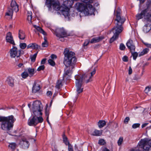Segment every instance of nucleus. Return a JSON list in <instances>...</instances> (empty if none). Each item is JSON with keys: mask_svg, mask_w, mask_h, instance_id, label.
Returning <instances> with one entry per match:
<instances>
[{"mask_svg": "<svg viewBox=\"0 0 151 151\" xmlns=\"http://www.w3.org/2000/svg\"><path fill=\"white\" fill-rule=\"evenodd\" d=\"M45 115L47 116V119H48L49 115V112L48 111H47V109L45 110Z\"/></svg>", "mask_w": 151, "mask_h": 151, "instance_id": "54", "label": "nucleus"}, {"mask_svg": "<svg viewBox=\"0 0 151 151\" xmlns=\"http://www.w3.org/2000/svg\"><path fill=\"white\" fill-rule=\"evenodd\" d=\"M125 46L123 43H121L119 46V49L122 50H124L125 48Z\"/></svg>", "mask_w": 151, "mask_h": 151, "instance_id": "38", "label": "nucleus"}, {"mask_svg": "<svg viewBox=\"0 0 151 151\" xmlns=\"http://www.w3.org/2000/svg\"><path fill=\"white\" fill-rule=\"evenodd\" d=\"M43 121L42 117H36L33 116V117L29 119L28 121V124L30 126H36L38 123H41Z\"/></svg>", "mask_w": 151, "mask_h": 151, "instance_id": "10", "label": "nucleus"}, {"mask_svg": "<svg viewBox=\"0 0 151 151\" xmlns=\"http://www.w3.org/2000/svg\"><path fill=\"white\" fill-rule=\"evenodd\" d=\"M6 40L7 42H9L13 45H15L14 41L13 40V37L12 33L9 32L6 34Z\"/></svg>", "mask_w": 151, "mask_h": 151, "instance_id": "14", "label": "nucleus"}, {"mask_svg": "<svg viewBox=\"0 0 151 151\" xmlns=\"http://www.w3.org/2000/svg\"><path fill=\"white\" fill-rule=\"evenodd\" d=\"M106 124V122L104 120H100L98 123V125L100 128H102L104 127Z\"/></svg>", "mask_w": 151, "mask_h": 151, "instance_id": "29", "label": "nucleus"}, {"mask_svg": "<svg viewBox=\"0 0 151 151\" xmlns=\"http://www.w3.org/2000/svg\"><path fill=\"white\" fill-rule=\"evenodd\" d=\"M40 32L42 33L44 35H46V33L42 29H41L40 31Z\"/></svg>", "mask_w": 151, "mask_h": 151, "instance_id": "51", "label": "nucleus"}, {"mask_svg": "<svg viewBox=\"0 0 151 151\" xmlns=\"http://www.w3.org/2000/svg\"><path fill=\"white\" fill-rule=\"evenodd\" d=\"M17 147V145L14 142L9 143L8 145L9 148L12 150H15Z\"/></svg>", "mask_w": 151, "mask_h": 151, "instance_id": "25", "label": "nucleus"}, {"mask_svg": "<svg viewBox=\"0 0 151 151\" xmlns=\"http://www.w3.org/2000/svg\"><path fill=\"white\" fill-rule=\"evenodd\" d=\"M137 19L139 20L144 17L148 21H151V1L148 0L146 3L145 9L140 14L136 16Z\"/></svg>", "mask_w": 151, "mask_h": 151, "instance_id": "5", "label": "nucleus"}, {"mask_svg": "<svg viewBox=\"0 0 151 151\" xmlns=\"http://www.w3.org/2000/svg\"><path fill=\"white\" fill-rule=\"evenodd\" d=\"M63 142L65 144L68 146V150H69V148L70 147L73 148L72 146L69 143V142L68 141L67 137L64 134L63 135Z\"/></svg>", "mask_w": 151, "mask_h": 151, "instance_id": "18", "label": "nucleus"}, {"mask_svg": "<svg viewBox=\"0 0 151 151\" xmlns=\"http://www.w3.org/2000/svg\"><path fill=\"white\" fill-rule=\"evenodd\" d=\"M50 57L52 59H56L57 58L56 56L54 54L52 55Z\"/></svg>", "mask_w": 151, "mask_h": 151, "instance_id": "52", "label": "nucleus"}, {"mask_svg": "<svg viewBox=\"0 0 151 151\" xmlns=\"http://www.w3.org/2000/svg\"><path fill=\"white\" fill-rule=\"evenodd\" d=\"M144 44L147 47L150 48H151V44H150L147 43H144Z\"/></svg>", "mask_w": 151, "mask_h": 151, "instance_id": "48", "label": "nucleus"}, {"mask_svg": "<svg viewBox=\"0 0 151 151\" xmlns=\"http://www.w3.org/2000/svg\"><path fill=\"white\" fill-rule=\"evenodd\" d=\"M20 145L21 146L22 148L24 149L28 148L29 145V143L28 139L23 138L22 139L21 141Z\"/></svg>", "mask_w": 151, "mask_h": 151, "instance_id": "13", "label": "nucleus"}, {"mask_svg": "<svg viewBox=\"0 0 151 151\" xmlns=\"http://www.w3.org/2000/svg\"><path fill=\"white\" fill-rule=\"evenodd\" d=\"M63 5L65 8H69L72 5V4L71 3V1L70 0H68L64 1Z\"/></svg>", "mask_w": 151, "mask_h": 151, "instance_id": "23", "label": "nucleus"}, {"mask_svg": "<svg viewBox=\"0 0 151 151\" xmlns=\"http://www.w3.org/2000/svg\"><path fill=\"white\" fill-rule=\"evenodd\" d=\"M140 124L139 123H136L134 124L132 126V127L134 129H135L137 127H139Z\"/></svg>", "mask_w": 151, "mask_h": 151, "instance_id": "43", "label": "nucleus"}, {"mask_svg": "<svg viewBox=\"0 0 151 151\" xmlns=\"http://www.w3.org/2000/svg\"><path fill=\"white\" fill-rule=\"evenodd\" d=\"M40 46L36 43H32L28 45L27 46V48H32L35 50H38L40 48Z\"/></svg>", "mask_w": 151, "mask_h": 151, "instance_id": "17", "label": "nucleus"}, {"mask_svg": "<svg viewBox=\"0 0 151 151\" xmlns=\"http://www.w3.org/2000/svg\"><path fill=\"white\" fill-rule=\"evenodd\" d=\"M32 108L33 111V116L35 117H42V111L43 108L41 102L39 101L34 102L32 104Z\"/></svg>", "mask_w": 151, "mask_h": 151, "instance_id": "6", "label": "nucleus"}, {"mask_svg": "<svg viewBox=\"0 0 151 151\" xmlns=\"http://www.w3.org/2000/svg\"><path fill=\"white\" fill-rule=\"evenodd\" d=\"M105 143V141L103 139H101L99 141V144L101 145H103Z\"/></svg>", "mask_w": 151, "mask_h": 151, "instance_id": "41", "label": "nucleus"}, {"mask_svg": "<svg viewBox=\"0 0 151 151\" xmlns=\"http://www.w3.org/2000/svg\"><path fill=\"white\" fill-rule=\"evenodd\" d=\"M64 55L63 63L66 68L63 76V79L69 80L72 73V69L74 68L77 60L75 56V53L70 51L68 49L65 48L63 52Z\"/></svg>", "mask_w": 151, "mask_h": 151, "instance_id": "1", "label": "nucleus"}, {"mask_svg": "<svg viewBox=\"0 0 151 151\" xmlns=\"http://www.w3.org/2000/svg\"><path fill=\"white\" fill-rule=\"evenodd\" d=\"M83 3H87L88 1L91 3H93L94 0H81Z\"/></svg>", "mask_w": 151, "mask_h": 151, "instance_id": "45", "label": "nucleus"}, {"mask_svg": "<svg viewBox=\"0 0 151 151\" xmlns=\"http://www.w3.org/2000/svg\"><path fill=\"white\" fill-rule=\"evenodd\" d=\"M46 60V58H44L42 59L41 61V64H44L45 63Z\"/></svg>", "mask_w": 151, "mask_h": 151, "instance_id": "53", "label": "nucleus"}, {"mask_svg": "<svg viewBox=\"0 0 151 151\" xmlns=\"http://www.w3.org/2000/svg\"><path fill=\"white\" fill-rule=\"evenodd\" d=\"M102 133V130H98L96 129H95L92 133L91 134L93 136H99L101 135Z\"/></svg>", "mask_w": 151, "mask_h": 151, "instance_id": "22", "label": "nucleus"}, {"mask_svg": "<svg viewBox=\"0 0 151 151\" xmlns=\"http://www.w3.org/2000/svg\"><path fill=\"white\" fill-rule=\"evenodd\" d=\"M134 51L131 52L132 55L133 56V58L134 60H135L138 55V54Z\"/></svg>", "mask_w": 151, "mask_h": 151, "instance_id": "33", "label": "nucleus"}, {"mask_svg": "<svg viewBox=\"0 0 151 151\" xmlns=\"http://www.w3.org/2000/svg\"><path fill=\"white\" fill-rule=\"evenodd\" d=\"M35 69L32 68H29L28 69V71L29 74V76H32L35 73Z\"/></svg>", "mask_w": 151, "mask_h": 151, "instance_id": "28", "label": "nucleus"}, {"mask_svg": "<svg viewBox=\"0 0 151 151\" xmlns=\"http://www.w3.org/2000/svg\"><path fill=\"white\" fill-rule=\"evenodd\" d=\"M120 10L118 9L116 11L115 14L116 19H114L115 25L112 29L114 35L110 39L109 42L111 43L118 37L119 35L123 29L122 25L126 20L124 17L121 15Z\"/></svg>", "mask_w": 151, "mask_h": 151, "instance_id": "2", "label": "nucleus"}, {"mask_svg": "<svg viewBox=\"0 0 151 151\" xmlns=\"http://www.w3.org/2000/svg\"><path fill=\"white\" fill-rule=\"evenodd\" d=\"M23 65V64L22 63H20L18 65V66L19 68H20Z\"/></svg>", "mask_w": 151, "mask_h": 151, "instance_id": "61", "label": "nucleus"}, {"mask_svg": "<svg viewBox=\"0 0 151 151\" xmlns=\"http://www.w3.org/2000/svg\"><path fill=\"white\" fill-rule=\"evenodd\" d=\"M45 68V66L44 65H42L40 66L37 69V70L40 71L41 70H43Z\"/></svg>", "mask_w": 151, "mask_h": 151, "instance_id": "42", "label": "nucleus"}, {"mask_svg": "<svg viewBox=\"0 0 151 151\" xmlns=\"http://www.w3.org/2000/svg\"><path fill=\"white\" fill-rule=\"evenodd\" d=\"M6 82L9 86L13 87L14 86V79L12 77H9L7 78Z\"/></svg>", "mask_w": 151, "mask_h": 151, "instance_id": "16", "label": "nucleus"}, {"mask_svg": "<svg viewBox=\"0 0 151 151\" xmlns=\"http://www.w3.org/2000/svg\"><path fill=\"white\" fill-rule=\"evenodd\" d=\"M16 120V119L13 115L7 117L0 116V122L1 128L4 130H10L13 126V123Z\"/></svg>", "mask_w": 151, "mask_h": 151, "instance_id": "4", "label": "nucleus"}, {"mask_svg": "<svg viewBox=\"0 0 151 151\" xmlns=\"http://www.w3.org/2000/svg\"><path fill=\"white\" fill-rule=\"evenodd\" d=\"M115 124V125H116V127H117V123H113L112 122H109V123L108 124L110 125L111 124Z\"/></svg>", "mask_w": 151, "mask_h": 151, "instance_id": "60", "label": "nucleus"}, {"mask_svg": "<svg viewBox=\"0 0 151 151\" xmlns=\"http://www.w3.org/2000/svg\"><path fill=\"white\" fill-rule=\"evenodd\" d=\"M126 45L130 50L131 52L134 51L135 49V46L133 45L132 40H129L126 43Z\"/></svg>", "mask_w": 151, "mask_h": 151, "instance_id": "15", "label": "nucleus"}, {"mask_svg": "<svg viewBox=\"0 0 151 151\" xmlns=\"http://www.w3.org/2000/svg\"><path fill=\"white\" fill-rule=\"evenodd\" d=\"M59 38V40L61 41L62 42H64V37H58Z\"/></svg>", "mask_w": 151, "mask_h": 151, "instance_id": "56", "label": "nucleus"}, {"mask_svg": "<svg viewBox=\"0 0 151 151\" xmlns=\"http://www.w3.org/2000/svg\"><path fill=\"white\" fill-rule=\"evenodd\" d=\"M21 50H18L17 48L15 47L10 49V55L11 58H14L16 56L18 58L21 55Z\"/></svg>", "mask_w": 151, "mask_h": 151, "instance_id": "11", "label": "nucleus"}, {"mask_svg": "<svg viewBox=\"0 0 151 151\" xmlns=\"http://www.w3.org/2000/svg\"><path fill=\"white\" fill-rule=\"evenodd\" d=\"M45 5L50 9L52 6L53 9L56 10L60 9L59 3L58 1L54 0H46Z\"/></svg>", "mask_w": 151, "mask_h": 151, "instance_id": "9", "label": "nucleus"}, {"mask_svg": "<svg viewBox=\"0 0 151 151\" xmlns=\"http://www.w3.org/2000/svg\"><path fill=\"white\" fill-rule=\"evenodd\" d=\"M148 27L147 25H145L144 28V31H145L146 32H149L150 30V29L149 28L148 30H147V29L148 28ZM149 27L150 28V27Z\"/></svg>", "mask_w": 151, "mask_h": 151, "instance_id": "44", "label": "nucleus"}, {"mask_svg": "<svg viewBox=\"0 0 151 151\" xmlns=\"http://www.w3.org/2000/svg\"><path fill=\"white\" fill-rule=\"evenodd\" d=\"M148 123H145L142 124V128H143L146 126L148 124Z\"/></svg>", "mask_w": 151, "mask_h": 151, "instance_id": "57", "label": "nucleus"}, {"mask_svg": "<svg viewBox=\"0 0 151 151\" xmlns=\"http://www.w3.org/2000/svg\"><path fill=\"white\" fill-rule=\"evenodd\" d=\"M19 46L22 49H24L27 47V44L25 43H21L19 44Z\"/></svg>", "mask_w": 151, "mask_h": 151, "instance_id": "37", "label": "nucleus"}, {"mask_svg": "<svg viewBox=\"0 0 151 151\" xmlns=\"http://www.w3.org/2000/svg\"><path fill=\"white\" fill-rule=\"evenodd\" d=\"M52 94V93L51 91H48L47 92V94L48 96H51Z\"/></svg>", "mask_w": 151, "mask_h": 151, "instance_id": "55", "label": "nucleus"}, {"mask_svg": "<svg viewBox=\"0 0 151 151\" xmlns=\"http://www.w3.org/2000/svg\"><path fill=\"white\" fill-rule=\"evenodd\" d=\"M38 52L37 51L36 53L35 54L33 55H31L30 56V58L31 59V61L33 62H35Z\"/></svg>", "mask_w": 151, "mask_h": 151, "instance_id": "32", "label": "nucleus"}, {"mask_svg": "<svg viewBox=\"0 0 151 151\" xmlns=\"http://www.w3.org/2000/svg\"><path fill=\"white\" fill-rule=\"evenodd\" d=\"M145 0H140V3H143L145 1Z\"/></svg>", "mask_w": 151, "mask_h": 151, "instance_id": "63", "label": "nucleus"}, {"mask_svg": "<svg viewBox=\"0 0 151 151\" xmlns=\"http://www.w3.org/2000/svg\"><path fill=\"white\" fill-rule=\"evenodd\" d=\"M85 6L83 12L85 15H91L93 14L95 11V9L91 4V3L88 1L87 3H84Z\"/></svg>", "mask_w": 151, "mask_h": 151, "instance_id": "8", "label": "nucleus"}, {"mask_svg": "<svg viewBox=\"0 0 151 151\" xmlns=\"http://www.w3.org/2000/svg\"><path fill=\"white\" fill-rule=\"evenodd\" d=\"M96 70L94 68L90 73L85 74L82 75H76L75 78L76 80V86L78 94L82 92L83 91L82 87L84 83H87L92 81L93 76L95 73Z\"/></svg>", "mask_w": 151, "mask_h": 151, "instance_id": "3", "label": "nucleus"}, {"mask_svg": "<svg viewBox=\"0 0 151 151\" xmlns=\"http://www.w3.org/2000/svg\"><path fill=\"white\" fill-rule=\"evenodd\" d=\"M55 34L57 37H66L69 35L63 28L58 29Z\"/></svg>", "mask_w": 151, "mask_h": 151, "instance_id": "12", "label": "nucleus"}, {"mask_svg": "<svg viewBox=\"0 0 151 151\" xmlns=\"http://www.w3.org/2000/svg\"><path fill=\"white\" fill-rule=\"evenodd\" d=\"M149 64V63H146L144 65V66H145L146 65H147Z\"/></svg>", "mask_w": 151, "mask_h": 151, "instance_id": "64", "label": "nucleus"}, {"mask_svg": "<svg viewBox=\"0 0 151 151\" xmlns=\"http://www.w3.org/2000/svg\"><path fill=\"white\" fill-rule=\"evenodd\" d=\"M102 151H110V150L106 148H103Z\"/></svg>", "mask_w": 151, "mask_h": 151, "instance_id": "59", "label": "nucleus"}, {"mask_svg": "<svg viewBox=\"0 0 151 151\" xmlns=\"http://www.w3.org/2000/svg\"><path fill=\"white\" fill-rule=\"evenodd\" d=\"M70 9L68 8H65L62 10V12L63 14L65 17L68 16L69 15V11Z\"/></svg>", "mask_w": 151, "mask_h": 151, "instance_id": "21", "label": "nucleus"}, {"mask_svg": "<svg viewBox=\"0 0 151 151\" xmlns=\"http://www.w3.org/2000/svg\"><path fill=\"white\" fill-rule=\"evenodd\" d=\"M32 13L31 11H28L27 20L28 21L29 24L32 23Z\"/></svg>", "mask_w": 151, "mask_h": 151, "instance_id": "26", "label": "nucleus"}, {"mask_svg": "<svg viewBox=\"0 0 151 151\" xmlns=\"http://www.w3.org/2000/svg\"><path fill=\"white\" fill-rule=\"evenodd\" d=\"M129 119H130L129 117H126L124 120V122L126 124H127L129 121Z\"/></svg>", "mask_w": 151, "mask_h": 151, "instance_id": "46", "label": "nucleus"}, {"mask_svg": "<svg viewBox=\"0 0 151 151\" xmlns=\"http://www.w3.org/2000/svg\"><path fill=\"white\" fill-rule=\"evenodd\" d=\"M36 29L38 31L40 32L42 28L40 27H37L36 28Z\"/></svg>", "mask_w": 151, "mask_h": 151, "instance_id": "58", "label": "nucleus"}, {"mask_svg": "<svg viewBox=\"0 0 151 151\" xmlns=\"http://www.w3.org/2000/svg\"><path fill=\"white\" fill-rule=\"evenodd\" d=\"M123 138L122 137H120L117 142L118 145L119 146L121 145L123 142Z\"/></svg>", "mask_w": 151, "mask_h": 151, "instance_id": "36", "label": "nucleus"}, {"mask_svg": "<svg viewBox=\"0 0 151 151\" xmlns=\"http://www.w3.org/2000/svg\"><path fill=\"white\" fill-rule=\"evenodd\" d=\"M132 72V68L131 66H130L129 68V75H131Z\"/></svg>", "mask_w": 151, "mask_h": 151, "instance_id": "49", "label": "nucleus"}, {"mask_svg": "<svg viewBox=\"0 0 151 151\" xmlns=\"http://www.w3.org/2000/svg\"><path fill=\"white\" fill-rule=\"evenodd\" d=\"M90 42L89 39H88L86 40L85 42L83 43V45L84 47L88 45L89 42Z\"/></svg>", "mask_w": 151, "mask_h": 151, "instance_id": "39", "label": "nucleus"}, {"mask_svg": "<svg viewBox=\"0 0 151 151\" xmlns=\"http://www.w3.org/2000/svg\"><path fill=\"white\" fill-rule=\"evenodd\" d=\"M62 86V80H58L56 83V84L55 86L56 88L59 89Z\"/></svg>", "mask_w": 151, "mask_h": 151, "instance_id": "27", "label": "nucleus"}, {"mask_svg": "<svg viewBox=\"0 0 151 151\" xmlns=\"http://www.w3.org/2000/svg\"><path fill=\"white\" fill-rule=\"evenodd\" d=\"M19 11L18 6L15 1L12 0L10 4V6L8 8L7 11L5 13V17L9 16L11 19L12 18L13 12H17Z\"/></svg>", "mask_w": 151, "mask_h": 151, "instance_id": "7", "label": "nucleus"}, {"mask_svg": "<svg viewBox=\"0 0 151 151\" xmlns=\"http://www.w3.org/2000/svg\"><path fill=\"white\" fill-rule=\"evenodd\" d=\"M28 75L29 74L27 72L25 71L22 73L21 74L22 77L24 78H26L28 76Z\"/></svg>", "mask_w": 151, "mask_h": 151, "instance_id": "34", "label": "nucleus"}, {"mask_svg": "<svg viewBox=\"0 0 151 151\" xmlns=\"http://www.w3.org/2000/svg\"><path fill=\"white\" fill-rule=\"evenodd\" d=\"M68 151H73V148H72L70 147L69 148Z\"/></svg>", "mask_w": 151, "mask_h": 151, "instance_id": "62", "label": "nucleus"}, {"mask_svg": "<svg viewBox=\"0 0 151 151\" xmlns=\"http://www.w3.org/2000/svg\"><path fill=\"white\" fill-rule=\"evenodd\" d=\"M151 89L150 87L147 86L146 87L145 90V92L146 93H147L150 91Z\"/></svg>", "mask_w": 151, "mask_h": 151, "instance_id": "40", "label": "nucleus"}, {"mask_svg": "<svg viewBox=\"0 0 151 151\" xmlns=\"http://www.w3.org/2000/svg\"><path fill=\"white\" fill-rule=\"evenodd\" d=\"M149 49L147 48L144 49L139 54V56H142L146 54L149 51Z\"/></svg>", "mask_w": 151, "mask_h": 151, "instance_id": "30", "label": "nucleus"}, {"mask_svg": "<svg viewBox=\"0 0 151 151\" xmlns=\"http://www.w3.org/2000/svg\"><path fill=\"white\" fill-rule=\"evenodd\" d=\"M122 60L124 62H127L128 61V58L127 56H124L122 58Z\"/></svg>", "mask_w": 151, "mask_h": 151, "instance_id": "47", "label": "nucleus"}, {"mask_svg": "<svg viewBox=\"0 0 151 151\" xmlns=\"http://www.w3.org/2000/svg\"><path fill=\"white\" fill-rule=\"evenodd\" d=\"M104 38V37L102 36L94 37L91 39L90 42L91 43H95L101 40Z\"/></svg>", "mask_w": 151, "mask_h": 151, "instance_id": "20", "label": "nucleus"}, {"mask_svg": "<svg viewBox=\"0 0 151 151\" xmlns=\"http://www.w3.org/2000/svg\"><path fill=\"white\" fill-rule=\"evenodd\" d=\"M19 37L20 39L23 40L25 37V35L24 32L21 30H19Z\"/></svg>", "mask_w": 151, "mask_h": 151, "instance_id": "24", "label": "nucleus"}, {"mask_svg": "<svg viewBox=\"0 0 151 151\" xmlns=\"http://www.w3.org/2000/svg\"><path fill=\"white\" fill-rule=\"evenodd\" d=\"M44 41L42 43V45L43 47H46L48 46V43L46 37H44Z\"/></svg>", "mask_w": 151, "mask_h": 151, "instance_id": "31", "label": "nucleus"}, {"mask_svg": "<svg viewBox=\"0 0 151 151\" xmlns=\"http://www.w3.org/2000/svg\"><path fill=\"white\" fill-rule=\"evenodd\" d=\"M48 63L51 66H54L55 65V62L52 60L50 59L48 61Z\"/></svg>", "mask_w": 151, "mask_h": 151, "instance_id": "35", "label": "nucleus"}, {"mask_svg": "<svg viewBox=\"0 0 151 151\" xmlns=\"http://www.w3.org/2000/svg\"><path fill=\"white\" fill-rule=\"evenodd\" d=\"M40 32L42 33L44 35H46V33L42 29H41L40 31Z\"/></svg>", "mask_w": 151, "mask_h": 151, "instance_id": "50", "label": "nucleus"}, {"mask_svg": "<svg viewBox=\"0 0 151 151\" xmlns=\"http://www.w3.org/2000/svg\"><path fill=\"white\" fill-rule=\"evenodd\" d=\"M40 89V86L38 84H37L35 82L33 86L32 91L33 93H35L39 91Z\"/></svg>", "mask_w": 151, "mask_h": 151, "instance_id": "19", "label": "nucleus"}]
</instances>
